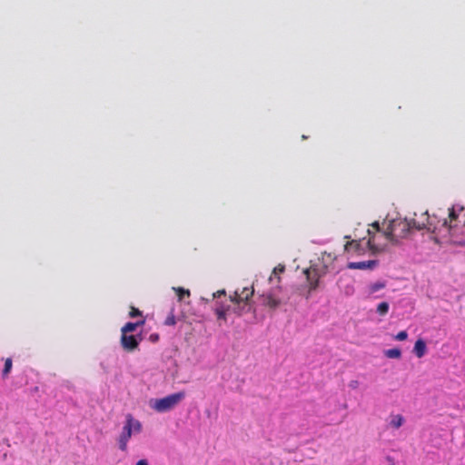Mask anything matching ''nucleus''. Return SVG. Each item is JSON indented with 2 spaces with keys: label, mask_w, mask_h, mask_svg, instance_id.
Here are the masks:
<instances>
[{
  "label": "nucleus",
  "mask_w": 465,
  "mask_h": 465,
  "mask_svg": "<svg viewBox=\"0 0 465 465\" xmlns=\"http://www.w3.org/2000/svg\"><path fill=\"white\" fill-rule=\"evenodd\" d=\"M142 430L141 421L134 418L132 414H127L122 431L117 438L119 450L124 452L127 451L130 439L132 436L141 433Z\"/></svg>",
  "instance_id": "1"
},
{
  "label": "nucleus",
  "mask_w": 465,
  "mask_h": 465,
  "mask_svg": "<svg viewBox=\"0 0 465 465\" xmlns=\"http://www.w3.org/2000/svg\"><path fill=\"white\" fill-rule=\"evenodd\" d=\"M185 398L184 391H178L160 399H152L149 406L153 411L163 413L173 410Z\"/></svg>",
  "instance_id": "2"
},
{
  "label": "nucleus",
  "mask_w": 465,
  "mask_h": 465,
  "mask_svg": "<svg viewBox=\"0 0 465 465\" xmlns=\"http://www.w3.org/2000/svg\"><path fill=\"white\" fill-rule=\"evenodd\" d=\"M411 224L407 223V219L403 221L395 222L392 221L389 224L387 231L385 232V237L388 241L392 242L393 244H397L399 242L397 236L395 235V231L397 230V227L401 229V238H404L407 236L409 232L411 231Z\"/></svg>",
  "instance_id": "3"
},
{
  "label": "nucleus",
  "mask_w": 465,
  "mask_h": 465,
  "mask_svg": "<svg viewBox=\"0 0 465 465\" xmlns=\"http://www.w3.org/2000/svg\"><path fill=\"white\" fill-rule=\"evenodd\" d=\"M388 282L380 279L367 283L362 289V294L366 299H380L383 297V290L387 287Z\"/></svg>",
  "instance_id": "4"
},
{
  "label": "nucleus",
  "mask_w": 465,
  "mask_h": 465,
  "mask_svg": "<svg viewBox=\"0 0 465 465\" xmlns=\"http://www.w3.org/2000/svg\"><path fill=\"white\" fill-rule=\"evenodd\" d=\"M282 292V288L279 287V288L271 290L266 294H263V299H264L263 303H264V305L268 306L269 308H271L272 310H275L280 305H282L283 303H286L287 300L289 298H287L286 300H283L280 296Z\"/></svg>",
  "instance_id": "5"
},
{
  "label": "nucleus",
  "mask_w": 465,
  "mask_h": 465,
  "mask_svg": "<svg viewBox=\"0 0 465 465\" xmlns=\"http://www.w3.org/2000/svg\"><path fill=\"white\" fill-rule=\"evenodd\" d=\"M254 290L253 288H242L241 291L236 290L232 295L230 296L231 302L233 303H242L243 302H248L250 298L253 295Z\"/></svg>",
  "instance_id": "6"
},
{
  "label": "nucleus",
  "mask_w": 465,
  "mask_h": 465,
  "mask_svg": "<svg viewBox=\"0 0 465 465\" xmlns=\"http://www.w3.org/2000/svg\"><path fill=\"white\" fill-rule=\"evenodd\" d=\"M379 264L377 260H369L363 262H351L348 263V268L351 270H373Z\"/></svg>",
  "instance_id": "7"
},
{
  "label": "nucleus",
  "mask_w": 465,
  "mask_h": 465,
  "mask_svg": "<svg viewBox=\"0 0 465 465\" xmlns=\"http://www.w3.org/2000/svg\"><path fill=\"white\" fill-rule=\"evenodd\" d=\"M122 346L128 351H132L138 346V341L134 335H127L126 333H122L121 338Z\"/></svg>",
  "instance_id": "8"
},
{
  "label": "nucleus",
  "mask_w": 465,
  "mask_h": 465,
  "mask_svg": "<svg viewBox=\"0 0 465 465\" xmlns=\"http://www.w3.org/2000/svg\"><path fill=\"white\" fill-rule=\"evenodd\" d=\"M311 273H312V269L304 270V274L306 275L307 280L309 281V291H308V294L306 295V299H308L310 297L311 292L316 290L317 287L319 286V275H316V278L312 279L311 277Z\"/></svg>",
  "instance_id": "9"
},
{
  "label": "nucleus",
  "mask_w": 465,
  "mask_h": 465,
  "mask_svg": "<svg viewBox=\"0 0 465 465\" xmlns=\"http://www.w3.org/2000/svg\"><path fill=\"white\" fill-rule=\"evenodd\" d=\"M427 351V346L425 341L422 339H419L416 341L413 348V352L418 358H422Z\"/></svg>",
  "instance_id": "10"
},
{
  "label": "nucleus",
  "mask_w": 465,
  "mask_h": 465,
  "mask_svg": "<svg viewBox=\"0 0 465 465\" xmlns=\"http://www.w3.org/2000/svg\"><path fill=\"white\" fill-rule=\"evenodd\" d=\"M339 282L341 283V285H340L341 292L345 296L349 297V296H352L354 294L355 287L351 282L342 283V280L341 279Z\"/></svg>",
  "instance_id": "11"
},
{
  "label": "nucleus",
  "mask_w": 465,
  "mask_h": 465,
  "mask_svg": "<svg viewBox=\"0 0 465 465\" xmlns=\"http://www.w3.org/2000/svg\"><path fill=\"white\" fill-rule=\"evenodd\" d=\"M422 215L426 216V218H425L426 222H424V221L418 222L415 219L407 220V223H411V229L421 230V229H424L427 226V224H430L429 222L428 213L426 212Z\"/></svg>",
  "instance_id": "12"
},
{
  "label": "nucleus",
  "mask_w": 465,
  "mask_h": 465,
  "mask_svg": "<svg viewBox=\"0 0 465 465\" xmlns=\"http://www.w3.org/2000/svg\"><path fill=\"white\" fill-rule=\"evenodd\" d=\"M235 307L233 308V312L238 316L242 315L244 312H250L252 310V306L248 302H243L242 303H234Z\"/></svg>",
  "instance_id": "13"
},
{
  "label": "nucleus",
  "mask_w": 465,
  "mask_h": 465,
  "mask_svg": "<svg viewBox=\"0 0 465 465\" xmlns=\"http://www.w3.org/2000/svg\"><path fill=\"white\" fill-rule=\"evenodd\" d=\"M368 246L369 248L373 252H382L385 250L386 248V245L385 244H381V243H377L375 242V237H370V239L368 240Z\"/></svg>",
  "instance_id": "14"
},
{
  "label": "nucleus",
  "mask_w": 465,
  "mask_h": 465,
  "mask_svg": "<svg viewBox=\"0 0 465 465\" xmlns=\"http://www.w3.org/2000/svg\"><path fill=\"white\" fill-rule=\"evenodd\" d=\"M404 423V418L401 414H395L391 416L390 425L394 429H399Z\"/></svg>",
  "instance_id": "15"
},
{
  "label": "nucleus",
  "mask_w": 465,
  "mask_h": 465,
  "mask_svg": "<svg viewBox=\"0 0 465 465\" xmlns=\"http://www.w3.org/2000/svg\"><path fill=\"white\" fill-rule=\"evenodd\" d=\"M384 355L389 359H400L401 357V351L397 348L389 349L384 351Z\"/></svg>",
  "instance_id": "16"
},
{
  "label": "nucleus",
  "mask_w": 465,
  "mask_h": 465,
  "mask_svg": "<svg viewBox=\"0 0 465 465\" xmlns=\"http://www.w3.org/2000/svg\"><path fill=\"white\" fill-rule=\"evenodd\" d=\"M143 322H128L122 328V333H128L133 332L136 330V328L143 324Z\"/></svg>",
  "instance_id": "17"
},
{
  "label": "nucleus",
  "mask_w": 465,
  "mask_h": 465,
  "mask_svg": "<svg viewBox=\"0 0 465 465\" xmlns=\"http://www.w3.org/2000/svg\"><path fill=\"white\" fill-rule=\"evenodd\" d=\"M229 310V307H225L223 305H220L215 309V313L217 318L220 320L226 321V314Z\"/></svg>",
  "instance_id": "18"
},
{
  "label": "nucleus",
  "mask_w": 465,
  "mask_h": 465,
  "mask_svg": "<svg viewBox=\"0 0 465 465\" xmlns=\"http://www.w3.org/2000/svg\"><path fill=\"white\" fill-rule=\"evenodd\" d=\"M390 305L387 302H382L377 305L376 312L381 316H384L388 313Z\"/></svg>",
  "instance_id": "19"
},
{
  "label": "nucleus",
  "mask_w": 465,
  "mask_h": 465,
  "mask_svg": "<svg viewBox=\"0 0 465 465\" xmlns=\"http://www.w3.org/2000/svg\"><path fill=\"white\" fill-rule=\"evenodd\" d=\"M449 211H450V213H449L450 218L451 220H456L459 217L460 212L463 211V207L455 205V206H452Z\"/></svg>",
  "instance_id": "20"
},
{
  "label": "nucleus",
  "mask_w": 465,
  "mask_h": 465,
  "mask_svg": "<svg viewBox=\"0 0 465 465\" xmlns=\"http://www.w3.org/2000/svg\"><path fill=\"white\" fill-rule=\"evenodd\" d=\"M173 290L177 292L179 301H182L184 295L190 296V291L182 287H173Z\"/></svg>",
  "instance_id": "21"
},
{
  "label": "nucleus",
  "mask_w": 465,
  "mask_h": 465,
  "mask_svg": "<svg viewBox=\"0 0 465 465\" xmlns=\"http://www.w3.org/2000/svg\"><path fill=\"white\" fill-rule=\"evenodd\" d=\"M13 366L12 359L7 358L5 362V367L3 370V375L6 376L11 371Z\"/></svg>",
  "instance_id": "22"
},
{
  "label": "nucleus",
  "mask_w": 465,
  "mask_h": 465,
  "mask_svg": "<svg viewBox=\"0 0 465 465\" xmlns=\"http://www.w3.org/2000/svg\"><path fill=\"white\" fill-rule=\"evenodd\" d=\"M408 337V334L405 331H401L398 332V334L395 336V339L397 341H405Z\"/></svg>",
  "instance_id": "23"
},
{
  "label": "nucleus",
  "mask_w": 465,
  "mask_h": 465,
  "mask_svg": "<svg viewBox=\"0 0 465 465\" xmlns=\"http://www.w3.org/2000/svg\"><path fill=\"white\" fill-rule=\"evenodd\" d=\"M175 322H175V318H174V316L173 314L168 316L167 319L165 320V324L169 325V326L174 325Z\"/></svg>",
  "instance_id": "24"
},
{
  "label": "nucleus",
  "mask_w": 465,
  "mask_h": 465,
  "mask_svg": "<svg viewBox=\"0 0 465 465\" xmlns=\"http://www.w3.org/2000/svg\"><path fill=\"white\" fill-rule=\"evenodd\" d=\"M140 314V312L134 308H132V311L130 312V316L131 317H134L136 315H139Z\"/></svg>",
  "instance_id": "25"
},
{
  "label": "nucleus",
  "mask_w": 465,
  "mask_h": 465,
  "mask_svg": "<svg viewBox=\"0 0 465 465\" xmlns=\"http://www.w3.org/2000/svg\"><path fill=\"white\" fill-rule=\"evenodd\" d=\"M224 294H225V291L221 290V291H218L217 292H214L213 297L216 298V297H220L221 295H224Z\"/></svg>",
  "instance_id": "26"
},
{
  "label": "nucleus",
  "mask_w": 465,
  "mask_h": 465,
  "mask_svg": "<svg viewBox=\"0 0 465 465\" xmlns=\"http://www.w3.org/2000/svg\"><path fill=\"white\" fill-rule=\"evenodd\" d=\"M136 465H148V462L146 460H140L136 462Z\"/></svg>",
  "instance_id": "27"
},
{
  "label": "nucleus",
  "mask_w": 465,
  "mask_h": 465,
  "mask_svg": "<svg viewBox=\"0 0 465 465\" xmlns=\"http://www.w3.org/2000/svg\"><path fill=\"white\" fill-rule=\"evenodd\" d=\"M443 226H446V227L451 228V225H450V224H449V222H448V220H447V219H444V221H443Z\"/></svg>",
  "instance_id": "28"
},
{
  "label": "nucleus",
  "mask_w": 465,
  "mask_h": 465,
  "mask_svg": "<svg viewBox=\"0 0 465 465\" xmlns=\"http://www.w3.org/2000/svg\"><path fill=\"white\" fill-rule=\"evenodd\" d=\"M283 270H284V267L282 266L281 268H275L273 272H276L278 271V272H283Z\"/></svg>",
  "instance_id": "29"
},
{
  "label": "nucleus",
  "mask_w": 465,
  "mask_h": 465,
  "mask_svg": "<svg viewBox=\"0 0 465 465\" xmlns=\"http://www.w3.org/2000/svg\"><path fill=\"white\" fill-rule=\"evenodd\" d=\"M372 226H373V227H375V228H376V230H378V231L380 230V228H379V223H374L372 224Z\"/></svg>",
  "instance_id": "30"
},
{
  "label": "nucleus",
  "mask_w": 465,
  "mask_h": 465,
  "mask_svg": "<svg viewBox=\"0 0 465 465\" xmlns=\"http://www.w3.org/2000/svg\"><path fill=\"white\" fill-rule=\"evenodd\" d=\"M460 246H465V241L459 243Z\"/></svg>",
  "instance_id": "31"
},
{
  "label": "nucleus",
  "mask_w": 465,
  "mask_h": 465,
  "mask_svg": "<svg viewBox=\"0 0 465 465\" xmlns=\"http://www.w3.org/2000/svg\"><path fill=\"white\" fill-rule=\"evenodd\" d=\"M151 338H153V339H158V336H153V335H151Z\"/></svg>",
  "instance_id": "32"
},
{
  "label": "nucleus",
  "mask_w": 465,
  "mask_h": 465,
  "mask_svg": "<svg viewBox=\"0 0 465 465\" xmlns=\"http://www.w3.org/2000/svg\"><path fill=\"white\" fill-rule=\"evenodd\" d=\"M151 338H153V339H158V336H153V335H151Z\"/></svg>",
  "instance_id": "33"
},
{
  "label": "nucleus",
  "mask_w": 465,
  "mask_h": 465,
  "mask_svg": "<svg viewBox=\"0 0 465 465\" xmlns=\"http://www.w3.org/2000/svg\"><path fill=\"white\" fill-rule=\"evenodd\" d=\"M151 338H153V339H158V336H153V335H151Z\"/></svg>",
  "instance_id": "34"
}]
</instances>
